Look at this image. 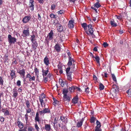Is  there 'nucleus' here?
<instances>
[{
    "mask_svg": "<svg viewBox=\"0 0 131 131\" xmlns=\"http://www.w3.org/2000/svg\"><path fill=\"white\" fill-rule=\"evenodd\" d=\"M112 89H113L114 90L116 91L117 89V86L115 85H114L112 86Z\"/></svg>",
    "mask_w": 131,
    "mask_h": 131,
    "instance_id": "51",
    "label": "nucleus"
},
{
    "mask_svg": "<svg viewBox=\"0 0 131 131\" xmlns=\"http://www.w3.org/2000/svg\"><path fill=\"white\" fill-rule=\"evenodd\" d=\"M54 47V49L57 52H59L60 51L61 47L60 44L58 43L56 44Z\"/></svg>",
    "mask_w": 131,
    "mask_h": 131,
    "instance_id": "9",
    "label": "nucleus"
},
{
    "mask_svg": "<svg viewBox=\"0 0 131 131\" xmlns=\"http://www.w3.org/2000/svg\"><path fill=\"white\" fill-rule=\"evenodd\" d=\"M44 128L46 131H50L51 129L50 124H45Z\"/></svg>",
    "mask_w": 131,
    "mask_h": 131,
    "instance_id": "13",
    "label": "nucleus"
},
{
    "mask_svg": "<svg viewBox=\"0 0 131 131\" xmlns=\"http://www.w3.org/2000/svg\"><path fill=\"white\" fill-rule=\"evenodd\" d=\"M88 32L89 34L91 35H93V30L92 25L91 24H89L88 25Z\"/></svg>",
    "mask_w": 131,
    "mask_h": 131,
    "instance_id": "6",
    "label": "nucleus"
},
{
    "mask_svg": "<svg viewBox=\"0 0 131 131\" xmlns=\"http://www.w3.org/2000/svg\"><path fill=\"white\" fill-rule=\"evenodd\" d=\"M110 24L111 25L112 27H116L117 26V24L113 19L111 21Z\"/></svg>",
    "mask_w": 131,
    "mask_h": 131,
    "instance_id": "27",
    "label": "nucleus"
},
{
    "mask_svg": "<svg viewBox=\"0 0 131 131\" xmlns=\"http://www.w3.org/2000/svg\"><path fill=\"white\" fill-rule=\"evenodd\" d=\"M79 99L78 97L76 96L74 97L72 100V102L73 104L77 103L78 102V100Z\"/></svg>",
    "mask_w": 131,
    "mask_h": 131,
    "instance_id": "22",
    "label": "nucleus"
},
{
    "mask_svg": "<svg viewBox=\"0 0 131 131\" xmlns=\"http://www.w3.org/2000/svg\"><path fill=\"white\" fill-rule=\"evenodd\" d=\"M104 88V85L101 83H100L99 85V89L101 90H103Z\"/></svg>",
    "mask_w": 131,
    "mask_h": 131,
    "instance_id": "35",
    "label": "nucleus"
},
{
    "mask_svg": "<svg viewBox=\"0 0 131 131\" xmlns=\"http://www.w3.org/2000/svg\"><path fill=\"white\" fill-rule=\"evenodd\" d=\"M28 78L29 81H34L35 80V77L34 76L31 77L29 73L26 76V78Z\"/></svg>",
    "mask_w": 131,
    "mask_h": 131,
    "instance_id": "14",
    "label": "nucleus"
},
{
    "mask_svg": "<svg viewBox=\"0 0 131 131\" xmlns=\"http://www.w3.org/2000/svg\"><path fill=\"white\" fill-rule=\"evenodd\" d=\"M127 93L128 94V97L131 96V89H130L128 90H127Z\"/></svg>",
    "mask_w": 131,
    "mask_h": 131,
    "instance_id": "37",
    "label": "nucleus"
},
{
    "mask_svg": "<svg viewBox=\"0 0 131 131\" xmlns=\"http://www.w3.org/2000/svg\"><path fill=\"white\" fill-rule=\"evenodd\" d=\"M101 5H100V3H99V1L97 2H96L95 3L94 5V7L93 6H92L91 7V8L94 10L96 13H97V9H96L95 8V7H96L97 8H98L101 7Z\"/></svg>",
    "mask_w": 131,
    "mask_h": 131,
    "instance_id": "4",
    "label": "nucleus"
},
{
    "mask_svg": "<svg viewBox=\"0 0 131 131\" xmlns=\"http://www.w3.org/2000/svg\"><path fill=\"white\" fill-rule=\"evenodd\" d=\"M56 8V5L54 4H52L51 8L52 10H54Z\"/></svg>",
    "mask_w": 131,
    "mask_h": 131,
    "instance_id": "52",
    "label": "nucleus"
},
{
    "mask_svg": "<svg viewBox=\"0 0 131 131\" xmlns=\"http://www.w3.org/2000/svg\"><path fill=\"white\" fill-rule=\"evenodd\" d=\"M96 124L97 125L95 127V131H101L102 130L99 128L101 127V125L100 122L98 120H97L96 122Z\"/></svg>",
    "mask_w": 131,
    "mask_h": 131,
    "instance_id": "7",
    "label": "nucleus"
},
{
    "mask_svg": "<svg viewBox=\"0 0 131 131\" xmlns=\"http://www.w3.org/2000/svg\"><path fill=\"white\" fill-rule=\"evenodd\" d=\"M29 29V28H28ZM29 35V32L28 29L25 30V36H28Z\"/></svg>",
    "mask_w": 131,
    "mask_h": 131,
    "instance_id": "43",
    "label": "nucleus"
},
{
    "mask_svg": "<svg viewBox=\"0 0 131 131\" xmlns=\"http://www.w3.org/2000/svg\"><path fill=\"white\" fill-rule=\"evenodd\" d=\"M94 58H95L96 61L98 63L99 66H100V58L98 56L96 55L95 57Z\"/></svg>",
    "mask_w": 131,
    "mask_h": 131,
    "instance_id": "28",
    "label": "nucleus"
},
{
    "mask_svg": "<svg viewBox=\"0 0 131 131\" xmlns=\"http://www.w3.org/2000/svg\"><path fill=\"white\" fill-rule=\"evenodd\" d=\"M66 117L63 116H61L60 117V119L62 121L64 122L65 121Z\"/></svg>",
    "mask_w": 131,
    "mask_h": 131,
    "instance_id": "60",
    "label": "nucleus"
},
{
    "mask_svg": "<svg viewBox=\"0 0 131 131\" xmlns=\"http://www.w3.org/2000/svg\"><path fill=\"white\" fill-rule=\"evenodd\" d=\"M51 74L49 73L47 75V77L49 78L50 79H51Z\"/></svg>",
    "mask_w": 131,
    "mask_h": 131,
    "instance_id": "64",
    "label": "nucleus"
},
{
    "mask_svg": "<svg viewBox=\"0 0 131 131\" xmlns=\"http://www.w3.org/2000/svg\"><path fill=\"white\" fill-rule=\"evenodd\" d=\"M38 19L39 20L40 22L42 21L41 17L39 14H38Z\"/></svg>",
    "mask_w": 131,
    "mask_h": 131,
    "instance_id": "53",
    "label": "nucleus"
},
{
    "mask_svg": "<svg viewBox=\"0 0 131 131\" xmlns=\"http://www.w3.org/2000/svg\"><path fill=\"white\" fill-rule=\"evenodd\" d=\"M53 100L54 102L53 103V105L56 106V105L60 104V102L58 100H57L55 98H53Z\"/></svg>",
    "mask_w": 131,
    "mask_h": 131,
    "instance_id": "23",
    "label": "nucleus"
},
{
    "mask_svg": "<svg viewBox=\"0 0 131 131\" xmlns=\"http://www.w3.org/2000/svg\"><path fill=\"white\" fill-rule=\"evenodd\" d=\"M49 68L48 67H47V70H44L43 68H42V75L44 77L46 76L47 75L49 71Z\"/></svg>",
    "mask_w": 131,
    "mask_h": 131,
    "instance_id": "17",
    "label": "nucleus"
},
{
    "mask_svg": "<svg viewBox=\"0 0 131 131\" xmlns=\"http://www.w3.org/2000/svg\"><path fill=\"white\" fill-rule=\"evenodd\" d=\"M35 36V35H33L31 36V41L32 42L36 41Z\"/></svg>",
    "mask_w": 131,
    "mask_h": 131,
    "instance_id": "36",
    "label": "nucleus"
},
{
    "mask_svg": "<svg viewBox=\"0 0 131 131\" xmlns=\"http://www.w3.org/2000/svg\"><path fill=\"white\" fill-rule=\"evenodd\" d=\"M59 83L61 84L62 87H63L64 86L65 83L62 79L59 80Z\"/></svg>",
    "mask_w": 131,
    "mask_h": 131,
    "instance_id": "33",
    "label": "nucleus"
},
{
    "mask_svg": "<svg viewBox=\"0 0 131 131\" xmlns=\"http://www.w3.org/2000/svg\"><path fill=\"white\" fill-rule=\"evenodd\" d=\"M4 121V118L2 116H0V122H3Z\"/></svg>",
    "mask_w": 131,
    "mask_h": 131,
    "instance_id": "54",
    "label": "nucleus"
},
{
    "mask_svg": "<svg viewBox=\"0 0 131 131\" xmlns=\"http://www.w3.org/2000/svg\"><path fill=\"white\" fill-rule=\"evenodd\" d=\"M74 23L73 20H71L69 21L68 25V27L71 28H73L74 27Z\"/></svg>",
    "mask_w": 131,
    "mask_h": 131,
    "instance_id": "15",
    "label": "nucleus"
},
{
    "mask_svg": "<svg viewBox=\"0 0 131 131\" xmlns=\"http://www.w3.org/2000/svg\"><path fill=\"white\" fill-rule=\"evenodd\" d=\"M8 40L10 45L12 44H14L16 41V39L14 37H12L10 35H9L8 37Z\"/></svg>",
    "mask_w": 131,
    "mask_h": 131,
    "instance_id": "2",
    "label": "nucleus"
},
{
    "mask_svg": "<svg viewBox=\"0 0 131 131\" xmlns=\"http://www.w3.org/2000/svg\"><path fill=\"white\" fill-rule=\"evenodd\" d=\"M45 97V95L43 93H42L41 94V96L40 98L43 99Z\"/></svg>",
    "mask_w": 131,
    "mask_h": 131,
    "instance_id": "63",
    "label": "nucleus"
},
{
    "mask_svg": "<svg viewBox=\"0 0 131 131\" xmlns=\"http://www.w3.org/2000/svg\"><path fill=\"white\" fill-rule=\"evenodd\" d=\"M31 18V16H25V23L28 22Z\"/></svg>",
    "mask_w": 131,
    "mask_h": 131,
    "instance_id": "29",
    "label": "nucleus"
},
{
    "mask_svg": "<svg viewBox=\"0 0 131 131\" xmlns=\"http://www.w3.org/2000/svg\"><path fill=\"white\" fill-rule=\"evenodd\" d=\"M35 128L37 131H39V128L38 126V125L37 123L35 124Z\"/></svg>",
    "mask_w": 131,
    "mask_h": 131,
    "instance_id": "47",
    "label": "nucleus"
},
{
    "mask_svg": "<svg viewBox=\"0 0 131 131\" xmlns=\"http://www.w3.org/2000/svg\"><path fill=\"white\" fill-rule=\"evenodd\" d=\"M16 125H18L20 128H22L23 127V124L21 122L18 121L16 123Z\"/></svg>",
    "mask_w": 131,
    "mask_h": 131,
    "instance_id": "24",
    "label": "nucleus"
},
{
    "mask_svg": "<svg viewBox=\"0 0 131 131\" xmlns=\"http://www.w3.org/2000/svg\"><path fill=\"white\" fill-rule=\"evenodd\" d=\"M75 90H76L77 91H81V89H80L78 87L75 86Z\"/></svg>",
    "mask_w": 131,
    "mask_h": 131,
    "instance_id": "56",
    "label": "nucleus"
},
{
    "mask_svg": "<svg viewBox=\"0 0 131 131\" xmlns=\"http://www.w3.org/2000/svg\"><path fill=\"white\" fill-rule=\"evenodd\" d=\"M83 120L82 119L80 121H78L77 123L76 127L78 128L81 127L82 125Z\"/></svg>",
    "mask_w": 131,
    "mask_h": 131,
    "instance_id": "20",
    "label": "nucleus"
},
{
    "mask_svg": "<svg viewBox=\"0 0 131 131\" xmlns=\"http://www.w3.org/2000/svg\"><path fill=\"white\" fill-rule=\"evenodd\" d=\"M33 128L32 127L30 126L29 127L27 128L28 131H32V130L33 129Z\"/></svg>",
    "mask_w": 131,
    "mask_h": 131,
    "instance_id": "59",
    "label": "nucleus"
},
{
    "mask_svg": "<svg viewBox=\"0 0 131 131\" xmlns=\"http://www.w3.org/2000/svg\"><path fill=\"white\" fill-rule=\"evenodd\" d=\"M72 73V72H70L69 73L67 74V79L68 80L71 81L72 80V78L71 77V75Z\"/></svg>",
    "mask_w": 131,
    "mask_h": 131,
    "instance_id": "25",
    "label": "nucleus"
},
{
    "mask_svg": "<svg viewBox=\"0 0 131 131\" xmlns=\"http://www.w3.org/2000/svg\"><path fill=\"white\" fill-rule=\"evenodd\" d=\"M43 62L46 66H48L50 64L49 59L47 56H46L44 58Z\"/></svg>",
    "mask_w": 131,
    "mask_h": 131,
    "instance_id": "10",
    "label": "nucleus"
},
{
    "mask_svg": "<svg viewBox=\"0 0 131 131\" xmlns=\"http://www.w3.org/2000/svg\"><path fill=\"white\" fill-rule=\"evenodd\" d=\"M34 2V0H30L29 4V7L31 8L30 10L32 11H33L34 10V5L33 3Z\"/></svg>",
    "mask_w": 131,
    "mask_h": 131,
    "instance_id": "12",
    "label": "nucleus"
},
{
    "mask_svg": "<svg viewBox=\"0 0 131 131\" xmlns=\"http://www.w3.org/2000/svg\"><path fill=\"white\" fill-rule=\"evenodd\" d=\"M57 30L59 32H61L63 30V27L60 23H58Z\"/></svg>",
    "mask_w": 131,
    "mask_h": 131,
    "instance_id": "11",
    "label": "nucleus"
},
{
    "mask_svg": "<svg viewBox=\"0 0 131 131\" xmlns=\"http://www.w3.org/2000/svg\"><path fill=\"white\" fill-rule=\"evenodd\" d=\"M27 113H30L31 112V110L30 108H28V109L26 110Z\"/></svg>",
    "mask_w": 131,
    "mask_h": 131,
    "instance_id": "61",
    "label": "nucleus"
},
{
    "mask_svg": "<svg viewBox=\"0 0 131 131\" xmlns=\"http://www.w3.org/2000/svg\"><path fill=\"white\" fill-rule=\"evenodd\" d=\"M34 70L36 75L37 74V73H38L39 72V69H38L36 67V66L35 67Z\"/></svg>",
    "mask_w": 131,
    "mask_h": 131,
    "instance_id": "39",
    "label": "nucleus"
},
{
    "mask_svg": "<svg viewBox=\"0 0 131 131\" xmlns=\"http://www.w3.org/2000/svg\"><path fill=\"white\" fill-rule=\"evenodd\" d=\"M11 72L10 73V76L12 79H13L14 78L16 77L15 75V72L13 70H10Z\"/></svg>",
    "mask_w": 131,
    "mask_h": 131,
    "instance_id": "18",
    "label": "nucleus"
},
{
    "mask_svg": "<svg viewBox=\"0 0 131 131\" xmlns=\"http://www.w3.org/2000/svg\"><path fill=\"white\" fill-rule=\"evenodd\" d=\"M71 67H68L66 69V71L67 74L69 73L70 72L69 71L70 70V69H71Z\"/></svg>",
    "mask_w": 131,
    "mask_h": 131,
    "instance_id": "46",
    "label": "nucleus"
},
{
    "mask_svg": "<svg viewBox=\"0 0 131 131\" xmlns=\"http://www.w3.org/2000/svg\"><path fill=\"white\" fill-rule=\"evenodd\" d=\"M50 112V110L49 108H45L43 110L40 111L39 112V113H40L41 115L46 113H48Z\"/></svg>",
    "mask_w": 131,
    "mask_h": 131,
    "instance_id": "5",
    "label": "nucleus"
},
{
    "mask_svg": "<svg viewBox=\"0 0 131 131\" xmlns=\"http://www.w3.org/2000/svg\"><path fill=\"white\" fill-rule=\"evenodd\" d=\"M4 115L5 116H8L9 115V111L7 110H5V111L4 113Z\"/></svg>",
    "mask_w": 131,
    "mask_h": 131,
    "instance_id": "42",
    "label": "nucleus"
},
{
    "mask_svg": "<svg viewBox=\"0 0 131 131\" xmlns=\"http://www.w3.org/2000/svg\"><path fill=\"white\" fill-rule=\"evenodd\" d=\"M96 118L93 116L90 119V122L91 123H94L95 121Z\"/></svg>",
    "mask_w": 131,
    "mask_h": 131,
    "instance_id": "41",
    "label": "nucleus"
},
{
    "mask_svg": "<svg viewBox=\"0 0 131 131\" xmlns=\"http://www.w3.org/2000/svg\"><path fill=\"white\" fill-rule=\"evenodd\" d=\"M85 92L87 94L89 93V88L88 87H87L86 88H85Z\"/></svg>",
    "mask_w": 131,
    "mask_h": 131,
    "instance_id": "58",
    "label": "nucleus"
},
{
    "mask_svg": "<svg viewBox=\"0 0 131 131\" xmlns=\"http://www.w3.org/2000/svg\"><path fill=\"white\" fill-rule=\"evenodd\" d=\"M75 62L73 58H70L68 59L67 65L68 67H71V69H73L75 68V64L74 63Z\"/></svg>",
    "mask_w": 131,
    "mask_h": 131,
    "instance_id": "1",
    "label": "nucleus"
},
{
    "mask_svg": "<svg viewBox=\"0 0 131 131\" xmlns=\"http://www.w3.org/2000/svg\"><path fill=\"white\" fill-rule=\"evenodd\" d=\"M39 101L40 102L41 104L42 107L43 106L42 103H43V99L40 97L39 98Z\"/></svg>",
    "mask_w": 131,
    "mask_h": 131,
    "instance_id": "50",
    "label": "nucleus"
},
{
    "mask_svg": "<svg viewBox=\"0 0 131 131\" xmlns=\"http://www.w3.org/2000/svg\"><path fill=\"white\" fill-rule=\"evenodd\" d=\"M65 12V11L63 10H60L58 12V13L59 14H64Z\"/></svg>",
    "mask_w": 131,
    "mask_h": 131,
    "instance_id": "44",
    "label": "nucleus"
},
{
    "mask_svg": "<svg viewBox=\"0 0 131 131\" xmlns=\"http://www.w3.org/2000/svg\"><path fill=\"white\" fill-rule=\"evenodd\" d=\"M61 128L63 129H64L65 130H66L67 129L66 126L64 125H62L61 126Z\"/></svg>",
    "mask_w": 131,
    "mask_h": 131,
    "instance_id": "55",
    "label": "nucleus"
},
{
    "mask_svg": "<svg viewBox=\"0 0 131 131\" xmlns=\"http://www.w3.org/2000/svg\"><path fill=\"white\" fill-rule=\"evenodd\" d=\"M116 17L119 20H121L122 19V16L121 15H116Z\"/></svg>",
    "mask_w": 131,
    "mask_h": 131,
    "instance_id": "49",
    "label": "nucleus"
},
{
    "mask_svg": "<svg viewBox=\"0 0 131 131\" xmlns=\"http://www.w3.org/2000/svg\"><path fill=\"white\" fill-rule=\"evenodd\" d=\"M39 116V114L38 112H37L36 114V116L35 118V120L36 121L38 122L39 123H40L41 120Z\"/></svg>",
    "mask_w": 131,
    "mask_h": 131,
    "instance_id": "16",
    "label": "nucleus"
},
{
    "mask_svg": "<svg viewBox=\"0 0 131 131\" xmlns=\"http://www.w3.org/2000/svg\"><path fill=\"white\" fill-rule=\"evenodd\" d=\"M103 45L104 47H106L108 46V44L106 42H104L103 43Z\"/></svg>",
    "mask_w": 131,
    "mask_h": 131,
    "instance_id": "57",
    "label": "nucleus"
},
{
    "mask_svg": "<svg viewBox=\"0 0 131 131\" xmlns=\"http://www.w3.org/2000/svg\"><path fill=\"white\" fill-rule=\"evenodd\" d=\"M62 66H61V65L59 64L58 65V70H59L62 69Z\"/></svg>",
    "mask_w": 131,
    "mask_h": 131,
    "instance_id": "62",
    "label": "nucleus"
},
{
    "mask_svg": "<svg viewBox=\"0 0 131 131\" xmlns=\"http://www.w3.org/2000/svg\"><path fill=\"white\" fill-rule=\"evenodd\" d=\"M4 81L3 79V78L2 77H0V86H1L2 87L3 85Z\"/></svg>",
    "mask_w": 131,
    "mask_h": 131,
    "instance_id": "32",
    "label": "nucleus"
},
{
    "mask_svg": "<svg viewBox=\"0 0 131 131\" xmlns=\"http://www.w3.org/2000/svg\"><path fill=\"white\" fill-rule=\"evenodd\" d=\"M63 100L65 101L69 102L70 101V97L67 95L63 96Z\"/></svg>",
    "mask_w": 131,
    "mask_h": 131,
    "instance_id": "26",
    "label": "nucleus"
},
{
    "mask_svg": "<svg viewBox=\"0 0 131 131\" xmlns=\"http://www.w3.org/2000/svg\"><path fill=\"white\" fill-rule=\"evenodd\" d=\"M54 35V34L53 31L52 30H51L48 34L46 39V40H47L48 41H50L53 39Z\"/></svg>",
    "mask_w": 131,
    "mask_h": 131,
    "instance_id": "3",
    "label": "nucleus"
},
{
    "mask_svg": "<svg viewBox=\"0 0 131 131\" xmlns=\"http://www.w3.org/2000/svg\"><path fill=\"white\" fill-rule=\"evenodd\" d=\"M26 104L27 107L29 108L30 106V104L28 101H27L26 102Z\"/></svg>",
    "mask_w": 131,
    "mask_h": 131,
    "instance_id": "38",
    "label": "nucleus"
},
{
    "mask_svg": "<svg viewBox=\"0 0 131 131\" xmlns=\"http://www.w3.org/2000/svg\"><path fill=\"white\" fill-rule=\"evenodd\" d=\"M68 90L67 89H64L62 90V94L63 96H65L67 95V94L68 92Z\"/></svg>",
    "mask_w": 131,
    "mask_h": 131,
    "instance_id": "31",
    "label": "nucleus"
},
{
    "mask_svg": "<svg viewBox=\"0 0 131 131\" xmlns=\"http://www.w3.org/2000/svg\"><path fill=\"white\" fill-rule=\"evenodd\" d=\"M18 95V92L17 91H14L13 94V96L15 98H16L17 95Z\"/></svg>",
    "mask_w": 131,
    "mask_h": 131,
    "instance_id": "40",
    "label": "nucleus"
},
{
    "mask_svg": "<svg viewBox=\"0 0 131 131\" xmlns=\"http://www.w3.org/2000/svg\"><path fill=\"white\" fill-rule=\"evenodd\" d=\"M56 123V121H54V122H53V127L56 131H58V124H57L56 125L55 124Z\"/></svg>",
    "mask_w": 131,
    "mask_h": 131,
    "instance_id": "30",
    "label": "nucleus"
},
{
    "mask_svg": "<svg viewBox=\"0 0 131 131\" xmlns=\"http://www.w3.org/2000/svg\"><path fill=\"white\" fill-rule=\"evenodd\" d=\"M70 92H73L75 91V86H72L69 88V89Z\"/></svg>",
    "mask_w": 131,
    "mask_h": 131,
    "instance_id": "34",
    "label": "nucleus"
},
{
    "mask_svg": "<svg viewBox=\"0 0 131 131\" xmlns=\"http://www.w3.org/2000/svg\"><path fill=\"white\" fill-rule=\"evenodd\" d=\"M112 75L113 80L115 82H116L117 80L115 75L113 74H112Z\"/></svg>",
    "mask_w": 131,
    "mask_h": 131,
    "instance_id": "45",
    "label": "nucleus"
},
{
    "mask_svg": "<svg viewBox=\"0 0 131 131\" xmlns=\"http://www.w3.org/2000/svg\"><path fill=\"white\" fill-rule=\"evenodd\" d=\"M50 17L52 18H56V15L54 14H53L52 13L50 14Z\"/></svg>",
    "mask_w": 131,
    "mask_h": 131,
    "instance_id": "48",
    "label": "nucleus"
},
{
    "mask_svg": "<svg viewBox=\"0 0 131 131\" xmlns=\"http://www.w3.org/2000/svg\"><path fill=\"white\" fill-rule=\"evenodd\" d=\"M82 27L84 28V30L85 31V32L87 35H89V34L88 32V30H87V24L86 23H84L81 24Z\"/></svg>",
    "mask_w": 131,
    "mask_h": 131,
    "instance_id": "8",
    "label": "nucleus"
},
{
    "mask_svg": "<svg viewBox=\"0 0 131 131\" xmlns=\"http://www.w3.org/2000/svg\"><path fill=\"white\" fill-rule=\"evenodd\" d=\"M21 76L24 78L25 74V70L24 69H20V71L18 72Z\"/></svg>",
    "mask_w": 131,
    "mask_h": 131,
    "instance_id": "19",
    "label": "nucleus"
},
{
    "mask_svg": "<svg viewBox=\"0 0 131 131\" xmlns=\"http://www.w3.org/2000/svg\"><path fill=\"white\" fill-rule=\"evenodd\" d=\"M32 46L34 50H36L38 45L37 42L36 41H34V42H32Z\"/></svg>",
    "mask_w": 131,
    "mask_h": 131,
    "instance_id": "21",
    "label": "nucleus"
}]
</instances>
